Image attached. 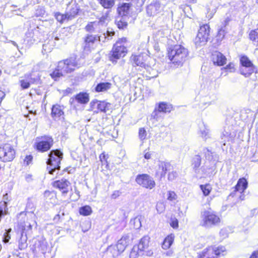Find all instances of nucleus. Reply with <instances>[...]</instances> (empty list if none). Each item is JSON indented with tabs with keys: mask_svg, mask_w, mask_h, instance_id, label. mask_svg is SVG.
Returning a JSON list of instances; mask_svg holds the SVG:
<instances>
[{
	"mask_svg": "<svg viewBox=\"0 0 258 258\" xmlns=\"http://www.w3.org/2000/svg\"><path fill=\"white\" fill-rule=\"evenodd\" d=\"M79 67L76 58L71 57L65 60L60 61L58 63L57 68L51 73L50 76L54 80L66 74L73 72L76 68Z\"/></svg>",
	"mask_w": 258,
	"mask_h": 258,
	"instance_id": "f257e3e1",
	"label": "nucleus"
},
{
	"mask_svg": "<svg viewBox=\"0 0 258 258\" xmlns=\"http://www.w3.org/2000/svg\"><path fill=\"white\" fill-rule=\"evenodd\" d=\"M188 52L187 49L181 45H175L168 51L169 59L175 67H181L187 58Z\"/></svg>",
	"mask_w": 258,
	"mask_h": 258,
	"instance_id": "f03ea898",
	"label": "nucleus"
},
{
	"mask_svg": "<svg viewBox=\"0 0 258 258\" xmlns=\"http://www.w3.org/2000/svg\"><path fill=\"white\" fill-rule=\"evenodd\" d=\"M220 222V218L214 212L210 210H204L201 212L200 224L202 226L210 228Z\"/></svg>",
	"mask_w": 258,
	"mask_h": 258,
	"instance_id": "7ed1b4c3",
	"label": "nucleus"
},
{
	"mask_svg": "<svg viewBox=\"0 0 258 258\" xmlns=\"http://www.w3.org/2000/svg\"><path fill=\"white\" fill-rule=\"evenodd\" d=\"M126 42L125 38L119 39L114 44L110 56V60L116 61V60L124 57L127 53V48L124 45Z\"/></svg>",
	"mask_w": 258,
	"mask_h": 258,
	"instance_id": "20e7f679",
	"label": "nucleus"
},
{
	"mask_svg": "<svg viewBox=\"0 0 258 258\" xmlns=\"http://www.w3.org/2000/svg\"><path fill=\"white\" fill-rule=\"evenodd\" d=\"M63 154L58 150H52L49 155V159L47 162L49 166L47 170L49 174H53L56 170L60 168L59 164L62 159Z\"/></svg>",
	"mask_w": 258,
	"mask_h": 258,
	"instance_id": "39448f33",
	"label": "nucleus"
},
{
	"mask_svg": "<svg viewBox=\"0 0 258 258\" xmlns=\"http://www.w3.org/2000/svg\"><path fill=\"white\" fill-rule=\"evenodd\" d=\"M226 249L224 246H210L203 249L198 253V258H204L205 256H214L215 258L226 254Z\"/></svg>",
	"mask_w": 258,
	"mask_h": 258,
	"instance_id": "423d86ee",
	"label": "nucleus"
},
{
	"mask_svg": "<svg viewBox=\"0 0 258 258\" xmlns=\"http://www.w3.org/2000/svg\"><path fill=\"white\" fill-rule=\"evenodd\" d=\"M210 35V26L204 24L200 27L197 37L195 38V44L197 47L206 44Z\"/></svg>",
	"mask_w": 258,
	"mask_h": 258,
	"instance_id": "0eeeda50",
	"label": "nucleus"
},
{
	"mask_svg": "<svg viewBox=\"0 0 258 258\" xmlns=\"http://www.w3.org/2000/svg\"><path fill=\"white\" fill-rule=\"evenodd\" d=\"M40 80V76L38 73H31L21 77L19 83L22 89H26L29 88L31 84H38Z\"/></svg>",
	"mask_w": 258,
	"mask_h": 258,
	"instance_id": "6e6552de",
	"label": "nucleus"
},
{
	"mask_svg": "<svg viewBox=\"0 0 258 258\" xmlns=\"http://www.w3.org/2000/svg\"><path fill=\"white\" fill-rule=\"evenodd\" d=\"M15 157V151L10 144H5L0 147V159L3 162L12 161Z\"/></svg>",
	"mask_w": 258,
	"mask_h": 258,
	"instance_id": "1a4fd4ad",
	"label": "nucleus"
},
{
	"mask_svg": "<svg viewBox=\"0 0 258 258\" xmlns=\"http://www.w3.org/2000/svg\"><path fill=\"white\" fill-rule=\"evenodd\" d=\"M240 63L242 67L240 68V74L245 77H249L252 74L255 70L253 65L248 58L245 56H242L240 58Z\"/></svg>",
	"mask_w": 258,
	"mask_h": 258,
	"instance_id": "9d476101",
	"label": "nucleus"
},
{
	"mask_svg": "<svg viewBox=\"0 0 258 258\" xmlns=\"http://www.w3.org/2000/svg\"><path fill=\"white\" fill-rule=\"evenodd\" d=\"M136 182L141 186L151 189L155 186L153 178L148 174H141L137 176Z\"/></svg>",
	"mask_w": 258,
	"mask_h": 258,
	"instance_id": "9b49d317",
	"label": "nucleus"
},
{
	"mask_svg": "<svg viewBox=\"0 0 258 258\" xmlns=\"http://www.w3.org/2000/svg\"><path fill=\"white\" fill-rule=\"evenodd\" d=\"M91 108L95 112H106L110 110L111 104L105 101H93L90 103Z\"/></svg>",
	"mask_w": 258,
	"mask_h": 258,
	"instance_id": "f8f14e48",
	"label": "nucleus"
},
{
	"mask_svg": "<svg viewBox=\"0 0 258 258\" xmlns=\"http://www.w3.org/2000/svg\"><path fill=\"white\" fill-rule=\"evenodd\" d=\"M41 140L36 145L37 150L42 152L48 150L53 144L52 138L49 136H44L41 138Z\"/></svg>",
	"mask_w": 258,
	"mask_h": 258,
	"instance_id": "ddd939ff",
	"label": "nucleus"
},
{
	"mask_svg": "<svg viewBox=\"0 0 258 258\" xmlns=\"http://www.w3.org/2000/svg\"><path fill=\"white\" fill-rule=\"evenodd\" d=\"M148 58V56L147 53L143 52L138 55L133 54L131 57V60L133 62L134 66L146 69L147 65L145 64V61Z\"/></svg>",
	"mask_w": 258,
	"mask_h": 258,
	"instance_id": "4468645a",
	"label": "nucleus"
},
{
	"mask_svg": "<svg viewBox=\"0 0 258 258\" xmlns=\"http://www.w3.org/2000/svg\"><path fill=\"white\" fill-rule=\"evenodd\" d=\"M53 185L54 187L59 189L63 196L68 194L70 189H71V183L66 179H61L54 181Z\"/></svg>",
	"mask_w": 258,
	"mask_h": 258,
	"instance_id": "2eb2a0df",
	"label": "nucleus"
},
{
	"mask_svg": "<svg viewBox=\"0 0 258 258\" xmlns=\"http://www.w3.org/2000/svg\"><path fill=\"white\" fill-rule=\"evenodd\" d=\"M171 109L172 106L171 105L164 102H161L152 113L151 116L157 121L159 120V113L160 112H169Z\"/></svg>",
	"mask_w": 258,
	"mask_h": 258,
	"instance_id": "dca6fc26",
	"label": "nucleus"
},
{
	"mask_svg": "<svg viewBox=\"0 0 258 258\" xmlns=\"http://www.w3.org/2000/svg\"><path fill=\"white\" fill-rule=\"evenodd\" d=\"M147 13L149 16H154L161 12L160 4L157 1L153 2L147 7Z\"/></svg>",
	"mask_w": 258,
	"mask_h": 258,
	"instance_id": "f3484780",
	"label": "nucleus"
},
{
	"mask_svg": "<svg viewBox=\"0 0 258 258\" xmlns=\"http://www.w3.org/2000/svg\"><path fill=\"white\" fill-rule=\"evenodd\" d=\"M103 19H104V17H102L100 21L90 22L86 26V30L90 32H99L103 26Z\"/></svg>",
	"mask_w": 258,
	"mask_h": 258,
	"instance_id": "a211bd4d",
	"label": "nucleus"
},
{
	"mask_svg": "<svg viewBox=\"0 0 258 258\" xmlns=\"http://www.w3.org/2000/svg\"><path fill=\"white\" fill-rule=\"evenodd\" d=\"M211 59L214 64L222 66L226 63V57L219 51H214L212 54Z\"/></svg>",
	"mask_w": 258,
	"mask_h": 258,
	"instance_id": "6ab92c4d",
	"label": "nucleus"
},
{
	"mask_svg": "<svg viewBox=\"0 0 258 258\" xmlns=\"http://www.w3.org/2000/svg\"><path fill=\"white\" fill-rule=\"evenodd\" d=\"M247 181L244 178H240L235 186V192H239L241 194L246 189L247 187Z\"/></svg>",
	"mask_w": 258,
	"mask_h": 258,
	"instance_id": "aec40b11",
	"label": "nucleus"
},
{
	"mask_svg": "<svg viewBox=\"0 0 258 258\" xmlns=\"http://www.w3.org/2000/svg\"><path fill=\"white\" fill-rule=\"evenodd\" d=\"M198 133L200 137L205 140L210 138L209 129L204 123L200 125Z\"/></svg>",
	"mask_w": 258,
	"mask_h": 258,
	"instance_id": "412c9836",
	"label": "nucleus"
},
{
	"mask_svg": "<svg viewBox=\"0 0 258 258\" xmlns=\"http://www.w3.org/2000/svg\"><path fill=\"white\" fill-rule=\"evenodd\" d=\"M128 243V237L127 236H122L117 242L115 245L119 249V251L123 252L125 249Z\"/></svg>",
	"mask_w": 258,
	"mask_h": 258,
	"instance_id": "4be33fe9",
	"label": "nucleus"
},
{
	"mask_svg": "<svg viewBox=\"0 0 258 258\" xmlns=\"http://www.w3.org/2000/svg\"><path fill=\"white\" fill-rule=\"evenodd\" d=\"M63 114L61 107L57 104L54 105L52 107L51 115L52 116L56 119L59 117Z\"/></svg>",
	"mask_w": 258,
	"mask_h": 258,
	"instance_id": "5701e85b",
	"label": "nucleus"
},
{
	"mask_svg": "<svg viewBox=\"0 0 258 258\" xmlns=\"http://www.w3.org/2000/svg\"><path fill=\"white\" fill-rule=\"evenodd\" d=\"M169 165L164 162H160L158 164V169L157 171V174L160 175L161 177L164 176L167 171Z\"/></svg>",
	"mask_w": 258,
	"mask_h": 258,
	"instance_id": "b1692460",
	"label": "nucleus"
},
{
	"mask_svg": "<svg viewBox=\"0 0 258 258\" xmlns=\"http://www.w3.org/2000/svg\"><path fill=\"white\" fill-rule=\"evenodd\" d=\"M150 237L148 236H145L141 238L139 244L136 245L144 252V250L148 247Z\"/></svg>",
	"mask_w": 258,
	"mask_h": 258,
	"instance_id": "393cba45",
	"label": "nucleus"
},
{
	"mask_svg": "<svg viewBox=\"0 0 258 258\" xmlns=\"http://www.w3.org/2000/svg\"><path fill=\"white\" fill-rule=\"evenodd\" d=\"M174 235L173 234H171L168 235L164 239L162 247L164 249H168L174 241Z\"/></svg>",
	"mask_w": 258,
	"mask_h": 258,
	"instance_id": "a878e982",
	"label": "nucleus"
},
{
	"mask_svg": "<svg viewBox=\"0 0 258 258\" xmlns=\"http://www.w3.org/2000/svg\"><path fill=\"white\" fill-rule=\"evenodd\" d=\"M144 252L141 250L138 246L134 245L131 251L130 254V258H138L139 256H143Z\"/></svg>",
	"mask_w": 258,
	"mask_h": 258,
	"instance_id": "bb28decb",
	"label": "nucleus"
},
{
	"mask_svg": "<svg viewBox=\"0 0 258 258\" xmlns=\"http://www.w3.org/2000/svg\"><path fill=\"white\" fill-rule=\"evenodd\" d=\"M111 84L108 82L100 83L96 86L95 90L98 92L106 91L111 87Z\"/></svg>",
	"mask_w": 258,
	"mask_h": 258,
	"instance_id": "cd10ccee",
	"label": "nucleus"
},
{
	"mask_svg": "<svg viewBox=\"0 0 258 258\" xmlns=\"http://www.w3.org/2000/svg\"><path fill=\"white\" fill-rule=\"evenodd\" d=\"M101 37H97V36H94L92 35H88L85 39V42L86 45H88L89 46L92 45L93 43L98 41L101 40Z\"/></svg>",
	"mask_w": 258,
	"mask_h": 258,
	"instance_id": "c85d7f7f",
	"label": "nucleus"
},
{
	"mask_svg": "<svg viewBox=\"0 0 258 258\" xmlns=\"http://www.w3.org/2000/svg\"><path fill=\"white\" fill-rule=\"evenodd\" d=\"M99 3L105 9L112 8L115 4V0H97Z\"/></svg>",
	"mask_w": 258,
	"mask_h": 258,
	"instance_id": "c756f323",
	"label": "nucleus"
},
{
	"mask_svg": "<svg viewBox=\"0 0 258 258\" xmlns=\"http://www.w3.org/2000/svg\"><path fill=\"white\" fill-rule=\"evenodd\" d=\"M130 4L127 3L123 4L118 8L117 11L120 16H125L128 13L130 9Z\"/></svg>",
	"mask_w": 258,
	"mask_h": 258,
	"instance_id": "7c9ffc66",
	"label": "nucleus"
},
{
	"mask_svg": "<svg viewBox=\"0 0 258 258\" xmlns=\"http://www.w3.org/2000/svg\"><path fill=\"white\" fill-rule=\"evenodd\" d=\"M107 250L112 254L113 257H116L122 253L121 251H119V249L115 245L109 246Z\"/></svg>",
	"mask_w": 258,
	"mask_h": 258,
	"instance_id": "2f4dec72",
	"label": "nucleus"
},
{
	"mask_svg": "<svg viewBox=\"0 0 258 258\" xmlns=\"http://www.w3.org/2000/svg\"><path fill=\"white\" fill-rule=\"evenodd\" d=\"M76 99L81 103H86L89 101L88 96L86 93H80L77 95Z\"/></svg>",
	"mask_w": 258,
	"mask_h": 258,
	"instance_id": "473e14b6",
	"label": "nucleus"
},
{
	"mask_svg": "<svg viewBox=\"0 0 258 258\" xmlns=\"http://www.w3.org/2000/svg\"><path fill=\"white\" fill-rule=\"evenodd\" d=\"M92 212L91 207L89 206H85L80 208L79 213L81 215L83 216L90 215Z\"/></svg>",
	"mask_w": 258,
	"mask_h": 258,
	"instance_id": "72a5a7b5",
	"label": "nucleus"
},
{
	"mask_svg": "<svg viewBox=\"0 0 258 258\" xmlns=\"http://www.w3.org/2000/svg\"><path fill=\"white\" fill-rule=\"evenodd\" d=\"M200 188L202 190L204 195L205 196H208L212 189V186L210 184L201 185Z\"/></svg>",
	"mask_w": 258,
	"mask_h": 258,
	"instance_id": "f704fd0d",
	"label": "nucleus"
},
{
	"mask_svg": "<svg viewBox=\"0 0 258 258\" xmlns=\"http://www.w3.org/2000/svg\"><path fill=\"white\" fill-rule=\"evenodd\" d=\"M249 38L253 42L258 43V29L251 30L249 33Z\"/></svg>",
	"mask_w": 258,
	"mask_h": 258,
	"instance_id": "c9c22d12",
	"label": "nucleus"
},
{
	"mask_svg": "<svg viewBox=\"0 0 258 258\" xmlns=\"http://www.w3.org/2000/svg\"><path fill=\"white\" fill-rule=\"evenodd\" d=\"M131 223L134 224V228L136 229H139L141 226V217H137L135 218L133 220L131 221Z\"/></svg>",
	"mask_w": 258,
	"mask_h": 258,
	"instance_id": "e433bc0d",
	"label": "nucleus"
},
{
	"mask_svg": "<svg viewBox=\"0 0 258 258\" xmlns=\"http://www.w3.org/2000/svg\"><path fill=\"white\" fill-rule=\"evenodd\" d=\"M54 16L57 21L61 23H63L66 20H68L67 14L63 15L57 12L55 14Z\"/></svg>",
	"mask_w": 258,
	"mask_h": 258,
	"instance_id": "4c0bfd02",
	"label": "nucleus"
},
{
	"mask_svg": "<svg viewBox=\"0 0 258 258\" xmlns=\"http://www.w3.org/2000/svg\"><path fill=\"white\" fill-rule=\"evenodd\" d=\"M78 10L76 8H73L71 12L67 13L68 16V20H71L78 14Z\"/></svg>",
	"mask_w": 258,
	"mask_h": 258,
	"instance_id": "58836bf2",
	"label": "nucleus"
},
{
	"mask_svg": "<svg viewBox=\"0 0 258 258\" xmlns=\"http://www.w3.org/2000/svg\"><path fill=\"white\" fill-rule=\"evenodd\" d=\"M114 34V32H109L107 31L106 34L104 33L102 35L99 36V37L102 36L103 37L101 38V40L100 41L104 42L106 39L109 40L110 39V37Z\"/></svg>",
	"mask_w": 258,
	"mask_h": 258,
	"instance_id": "ea45409f",
	"label": "nucleus"
},
{
	"mask_svg": "<svg viewBox=\"0 0 258 258\" xmlns=\"http://www.w3.org/2000/svg\"><path fill=\"white\" fill-rule=\"evenodd\" d=\"M177 198V196L174 191H169L167 194V199L170 201H175Z\"/></svg>",
	"mask_w": 258,
	"mask_h": 258,
	"instance_id": "a19ab883",
	"label": "nucleus"
},
{
	"mask_svg": "<svg viewBox=\"0 0 258 258\" xmlns=\"http://www.w3.org/2000/svg\"><path fill=\"white\" fill-rule=\"evenodd\" d=\"M169 224L171 227L174 229H177L178 228V221L175 217L171 218L169 222Z\"/></svg>",
	"mask_w": 258,
	"mask_h": 258,
	"instance_id": "79ce46f5",
	"label": "nucleus"
},
{
	"mask_svg": "<svg viewBox=\"0 0 258 258\" xmlns=\"http://www.w3.org/2000/svg\"><path fill=\"white\" fill-rule=\"evenodd\" d=\"M147 136V133L144 128H140L139 132V137L141 140H144L146 139Z\"/></svg>",
	"mask_w": 258,
	"mask_h": 258,
	"instance_id": "37998d69",
	"label": "nucleus"
},
{
	"mask_svg": "<svg viewBox=\"0 0 258 258\" xmlns=\"http://www.w3.org/2000/svg\"><path fill=\"white\" fill-rule=\"evenodd\" d=\"M225 30L220 29L219 30L216 38L218 41H221L225 36Z\"/></svg>",
	"mask_w": 258,
	"mask_h": 258,
	"instance_id": "c03bdc74",
	"label": "nucleus"
},
{
	"mask_svg": "<svg viewBox=\"0 0 258 258\" xmlns=\"http://www.w3.org/2000/svg\"><path fill=\"white\" fill-rule=\"evenodd\" d=\"M53 47L52 45L49 44V43H45L43 45V52L47 53L50 52Z\"/></svg>",
	"mask_w": 258,
	"mask_h": 258,
	"instance_id": "a18cd8bd",
	"label": "nucleus"
},
{
	"mask_svg": "<svg viewBox=\"0 0 258 258\" xmlns=\"http://www.w3.org/2000/svg\"><path fill=\"white\" fill-rule=\"evenodd\" d=\"M156 210L159 213H162L165 210V205L163 203H158L156 205Z\"/></svg>",
	"mask_w": 258,
	"mask_h": 258,
	"instance_id": "49530a36",
	"label": "nucleus"
},
{
	"mask_svg": "<svg viewBox=\"0 0 258 258\" xmlns=\"http://www.w3.org/2000/svg\"><path fill=\"white\" fill-rule=\"evenodd\" d=\"M178 173L176 171H173L168 174V179L169 180L172 181L176 178Z\"/></svg>",
	"mask_w": 258,
	"mask_h": 258,
	"instance_id": "de8ad7c7",
	"label": "nucleus"
},
{
	"mask_svg": "<svg viewBox=\"0 0 258 258\" xmlns=\"http://www.w3.org/2000/svg\"><path fill=\"white\" fill-rule=\"evenodd\" d=\"M12 231V229L11 228L9 229L4 234V242L5 243H7L9 242V240L11 238V236L10 235V232Z\"/></svg>",
	"mask_w": 258,
	"mask_h": 258,
	"instance_id": "09e8293b",
	"label": "nucleus"
},
{
	"mask_svg": "<svg viewBox=\"0 0 258 258\" xmlns=\"http://www.w3.org/2000/svg\"><path fill=\"white\" fill-rule=\"evenodd\" d=\"M108 158V155H106L105 153H102L99 156L100 161L102 164L107 163V159Z\"/></svg>",
	"mask_w": 258,
	"mask_h": 258,
	"instance_id": "8fccbe9b",
	"label": "nucleus"
},
{
	"mask_svg": "<svg viewBox=\"0 0 258 258\" xmlns=\"http://www.w3.org/2000/svg\"><path fill=\"white\" fill-rule=\"evenodd\" d=\"M32 159V156L30 155H27L24 159V164L26 165H29L30 163H31Z\"/></svg>",
	"mask_w": 258,
	"mask_h": 258,
	"instance_id": "3c124183",
	"label": "nucleus"
},
{
	"mask_svg": "<svg viewBox=\"0 0 258 258\" xmlns=\"http://www.w3.org/2000/svg\"><path fill=\"white\" fill-rule=\"evenodd\" d=\"M44 196L46 199H51V198L53 197L54 195L52 192H51L50 191H45L44 193Z\"/></svg>",
	"mask_w": 258,
	"mask_h": 258,
	"instance_id": "603ef678",
	"label": "nucleus"
},
{
	"mask_svg": "<svg viewBox=\"0 0 258 258\" xmlns=\"http://www.w3.org/2000/svg\"><path fill=\"white\" fill-rule=\"evenodd\" d=\"M127 25L126 22H122L121 20L117 22V26L119 29H123Z\"/></svg>",
	"mask_w": 258,
	"mask_h": 258,
	"instance_id": "864d4df0",
	"label": "nucleus"
},
{
	"mask_svg": "<svg viewBox=\"0 0 258 258\" xmlns=\"http://www.w3.org/2000/svg\"><path fill=\"white\" fill-rule=\"evenodd\" d=\"M120 195V192L118 190L114 191L111 195V197L113 199H115L118 198Z\"/></svg>",
	"mask_w": 258,
	"mask_h": 258,
	"instance_id": "5fc2aeb1",
	"label": "nucleus"
},
{
	"mask_svg": "<svg viewBox=\"0 0 258 258\" xmlns=\"http://www.w3.org/2000/svg\"><path fill=\"white\" fill-rule=\"evenodd\" d=\"M225 69L229 70L230 72H234L235 70L234 65L233 63H230L228 65L226 66Z\"/></svg>",
	"mask_w": 258,
	"mask_h": 258,
	"instance_id": "6e6d98bb",
	"label": "nucleus"
},
{
	"mask_svg": "<svg viewBox=\"0 0 258 258\" xmlns=\"http://www.w3.org/2000/svg\"><path fill=\"white\" fill-rule=\"evenodd\" d=\"M152 154L149 152H145L144 155V158L146 159L149 160L151 158Z\"/></svg>",
	"mask_w": 258,
	"mask_h": 258,
	"instance_id": "4d7b16f0",
	"label": "nucleus"
},
{
	"mask_svg": "<svg viewBox=\"0 0 258 258\" xmlns=\"http://www.w3.org/2000/svg\"><path fill=\"white\" fill-rule=\"evenodd\" d=\"M153 254V252L152 250H147V251H146L145 250H144V255H146V256H152Z\"/></svg>",
	"mask_w": 258,
	"mask_h": 258,
	"instance_id": "13d9d810",
	"label": "nucleus"
},
{
	"mask_svg": "<svg viewBox=\"0 0 258 258\" xmlns=\"http://www.w3.org/2000/svg\"><path fill=\"white\" fill-rule=\"evenodd\" d=\"M19 248L22 250L25 248L27 247V244L26 242H21V243H19Z\"/></svg>",
	"mask_w": 258,
	"mask_h": 258,
	"instance_id": "bf43d9fd",
	"label": "nucleus"
},
{
	"mask_svg": "<svg viewBox=\"0 0 258 258\" xmlns=\"http://www.w3.org/2000/svg\"><path fill=\"white\" fill-rule=\"evenodd\" d=\"M237 196H239L240 201H242L244 199V194H243V192L240 193L239 192H237Z\"/></svg>",
	"mask_w": 258,
	"mask_h": 258,
	"instance_id": "052dcab7",
	"label": "nucleus"
},
{
	"mask_svg": "<svg viewBox=\"0 0 258 258\" xmlns=\"http://www.w3.org/2000/svg\"><path fill=\"white\" fill-rule=\"evenodd\" d=\"M4 96H5L4 93L3 91H0V103L2 102Z\"/></svg>",
	"mask_w": 258,
	"mask_h": 258,
	"instance_id": "680f3d73",
	"label": "nucleus"
},
{
	"mask_svg": "<svg viewBox=\"0 0 258 258\" xmlns=\"http://www.w3.org/2000/svg\"><path fill=\"white\" fill-rule=\"evenodd\" d=\"M251 258H258V252H254L251 255Z\"/></svg>",
	"mask_w": 258,
	"mask_h": 258,
	"instance_id": "e2e57ef3",
	"label": "nucleus"
},
{
	"mask_svg": "<svg viewBox=\"0 0 258 258\" xmlns=\"http://www.w3.org/2000/svg\"><path fill=\"white\" fill-rule=\"evenodd\" d=\"M172 254V251H168L166 252V255L167 256H171Z\"/></svg>",
	"mask_w": 258,
	"mask_h": 258,
	"instance_id": "0e129e2a",
	"label": "nucleus"
},
{
	"mask_svg": "<svg viewBox=\"0 0 258 258\" xmlns=\"http://www.w3.org/2000/svg\"><path fill=\"white\" fill-rule=\"evenodd\" d=\"M12 43L13 45H14V46H16L18 48V46L17 44L15 41H12Z\"/></svg>",
	"mask_w": 258,
	"mask_h": 258,
	"instance_id": "69168bd1",
	"label": "nucleus"
},
{
	"mask_svg": "<svg viewBox=\"0 0 258 258\" xmlns=\"http://www.w3.org/2000/svg\"><path fill=\"white\" fill-rule=\"evenodd\" d=\"M226 230L225 229H222L220 231V234H223L225 232Z\"/></svg>",
	"mask_w": 258,
	"mask_h": 258,
	"instance_id": "338daca9",
	"label": "nucleus"
},
{
	"mask_svg": "<svg viewBox=\"0 0 258 258\" xmlns=\"http://www.w3.org/2000/svg\"><path fill=\"white\" fill-rule=\"evenodd\" d=\"M204 258H215L214 256H205Z\"/></svg>",
	"mask_w": 258,
	"mask_h": 258,
	"instance_id": "774afa93",
	"label": "nucleus"
}]
</instances>
